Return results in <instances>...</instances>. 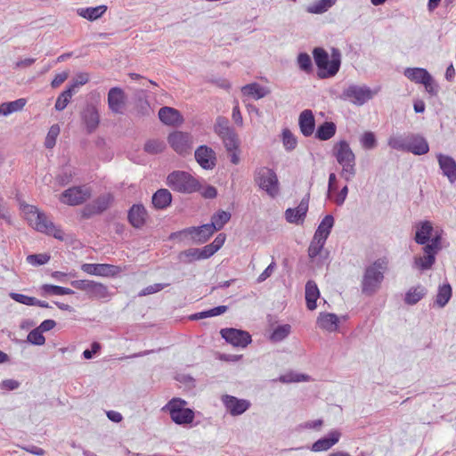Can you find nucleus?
<instances>
[{
	"instance_id": "f257e3e1",
	"label": "nucleus",
	"mask_w": 456,
	"mask_h": 456,
	"mask_svg": "<svg viewBox=\"0 0 456 456\" xmlns=\"http://www.w3.org/2000/svg\"><path fill=\"white\" fill-rule=\"evenodd\" d=\"M388 259L380 257L366 266L362 281L361 290L366 296H372L379 291L388 269Z\"/></svg>"
},
{
	"instance_id": "f03ea898",
	"label": "nucleus",
	"mask_w": 456,
	"mask_h": 456,
	"mask_svg": "<svg viewBox=\"0 0 456 456\" xmlns=\"http://www.w3.org/2000/svg\"><path fill=\"white\" fill-rule=\"evenodd\" d=\"M314 62L318 68L317 77L321 79L335 77L341 66V53L337 48H332L330 59L328 53L321 47L313 51Z\"/></svg>"
},
{
	"instance_id": "7ed1b4c3",
	"label": "nucleus",
	"mask_w": 456,
	"mask_h": 456,
	"mask_svg": "<svg viewBox=\"0 0 456 456\" xmlns=\"http://www.w3.org/2000/svg\"><path fill=\"white\" fill-rule=\"evenodd\" d=\"M332 154L342 167L340 176L346 182L352 181L356 175V163L349 143L345 140L338 142L333 146Z\"/></svg>"
},
{
	"instance_id": "20e7f679",
	"label": "nucleus",
	"mask_w": 456,
	"mask_h": 456,
	"mask_svg": "<svg viewBox=\"0 0 456 456\" xmlns=\"http://www.w3.org/2000/svg\"><path fill=\"white\" fill-rule=\"evenodd\" d=\"M167 185L175 191L191 194L200 188L199 181L185 171H173L167 177Z\"/></svg>"
},
{
	"instance_id": "39448f33",
	"label": "nucleus",
	"mask_w": 456,
	"mask_h": 456,
	"mask_svg": "<svg viewBox=\"0 0 456 456\" xmlns=\"http://www.w3.org/2000/svg\"><path fill=\"white\" fill-rule=\"evenodd\" d=\"M187 405L188 403L185 400L174 397L162 408V411L168 412L175 424L188 425L194 420L195 413Z\"/></svg>"
},
{
	"instance_id": "423d86ee",
	"label": "nucleus",
	"mask_w": 456,
	"mask_h": 456,
	"mask_svg": "<svg viewBox=\"0 0 456 456\" xmlns=\"http://www.w3.org/2000/svg\"><path fill=\"white\" fill-rule=\"evenodd\" d=\"M379 90H372L366 85L350 84L337 98L356 106H362L371 100Z\"/></svg>"
},
{
	"instance_id": "0eeeda50",
	"label": "nucleus",
	"mask_w": 456,
	"mask_h": 456,
	"mask_svg": "<svg viewBox=\"0 0 456 456\" xmlns=\"http://www.w3.org/2000/svg\"><path fill=\"white\" fill-rule=\"evenodd\" d=\"M255 183L265 191L271 198H275L280 193V183L276 173L266 167L256 168L254 174Z\"/></svg>"
},
{
	"instance_id": "6e6552de",
	"label": "nucleus",
	"mask_w": 456,
	"mask_h": 456,
	"mask_svg": "<svg viewBox=\"0 0 456 456\" xmlns=\"http://www.w3.org/2000/svg\"><path fill=\"white\" fill-rule=\"evenodd\" d=\"M71 286L86 292L93 299H105L110 297L108 287L102 283L90 280H77L71 281Z\"/></svg>"
},
{
	"instance_id": "1a4fd4ad",
	"label": "nucleus",
	"mask_w": 456,
	"mask_h": 456,
	"mask_svg": "<svg viewBox=\"0 0 456 456\" xmlns=\"http://www.w3.org/2000/svg\"><path fill=\"white\" fill-rule=\"evenodd\" d=\"M92 195V190L86 185L73 186L65 190L60 196L61 203L78 206L85 203Z\"/></svg>"
},
{
	"instance_id": "9d476101",
	"label": "nucleus",
	"mask_w": 456,
	"mask_h": 456,
	"mask_svg": "<svg viewBox=\"0 0 456 456\" xmlns=\"http://www.w3.org/2000/svg\"><path fill=\"white\" fill-rule=\"evenodd\" d=\"M171 148L179 155L189 154L191 151L193 140L189 133L175 131L167 137Z\"/></svg>"
},
{
	"instance_id": "9b49d317",
	"label": "nucleus",
	"mask_w": 456,
	"mask_h": 456,
	"mask_svg": "<svg viewBox=\"0 0 456 456\" xmlns=\"http://www.w3.org/2000/svg\"><path fill=\"white\" fill-rule=\"evenodd\" d=\"M222 338L233 346L246 347L251 343V336L248 332L233 328L222 329L220 331Z\"/></svg>"
},
{
	"instance_id": "f8f14e48",
	"label": "nucleus",
	"mask_w": 456,
	"mask_h": 456,
	"mask_svg": "<svg viewBox=\"0 0 456 456\" xmlns=\"http://www.w3.org/2000/svg\"><path fill=\"white\" fill-rule=\"evenodd\" d=\"M198 164L205 170H212L216 166V154L215 151L207 146H199L194 153Z\"/></svg>"
},
{
	"instance_id": "ddd939ff",
	"label": "nucleus",
	"mask_w": 456,
	"mask_h": 456,
	"mask_svg": "<svg viewBox=\"0 0 456 456\" xmlns=\"http://www.w3.org/2000/svg\"><path fill=\"white\" fill-rule=\"evenodd\" d=\"M113 197L110 193L99 196L92 203L87 204L82 210L83 217L88 218L105 211L111 204Z\"/></svg>"
},
{
	"instance_id": "4468645a",
	"label": "nucleus",
	"mask_w": 456,
	"mask_h": 456,
	"mask_svg": "<svg viewBox=\"0 0 456 456\" xmlns=\"http://www.w3.org/2000/svg\"><path fill=\"white\" fill-rule=\"evenodd\" d=\"M37 219L34 227L35 230L48 235H52L60 240L64 239L63 232L48 219L45 213L41 211L40 215L37 216Z\"/></svg>"
},
{
	"instance_id": "2eb2a0df",
	"label": "nucleus",
	"mask_w": 456,
	"mask_h": 456,
	"mask_svg": "<svg viewBox=\"0 0 456 456\" xmlns=\"http://www.w3.org/2000/svg\"><path fill=\"white\" fill-rule=\"evenodd\" d=\"M222 402L232 416L241 415L250 408V402L246 399H239L233 395H224Z\"/></svg>"
},
{
	"instance_id": "dca6fc26",
	"label": "nucleus",
	"mask_w": 456,
	"mask_h": 456,
	"mask_svg": "<svg viewBox=\"0 0 456 456\" xmlns=\"http://www.w3.org/2000/svg\"><path fill=\"white\" fill-rule=\"evenodd\" d=\"M81 270L90 275L114 276L119 272V267L109 264H83Z\"/></svg>"
},
{
	"instance_id": "f3484780",
	"label": "nucleus",
	"mask_w": 456,
	"mask_h": 456,
	"mask_svg": "<svg viewBox=\"0 0 456 456\" xmlns=\"http://www.w3.org/2000/svg\"><path fill=\"white\" fill-rule=\"evenodd\" d=\"M126 105L124 91L119 87H112L108 93L109 109L116 114H122Z\"/></svg>"
},
{
	"instance_id": "a211bd4d",
	"label": "nucleus",
	"mask_w": 456,
	"mask_h": 456,
	"mask_svg": "<svg viewBox=\"0 0 456 456\" xmlns=\"http://www.w3.org/2000/svg\"><path fill=\"white\" fill-rule=\"evenodd\" d=\"M309 199L305 197L301 200L298 206L295 208H288L285 211V218L289 224H303L308 211Z\"/></svg>"
},
{
	"instance_id": "6ab92c4d",
	"label": "nucleus",
	"mask_w": 456,
	"mask_h": 456,
	"mask_svg": "<svg viewBox=\"0 0 456 456\" xmlns=\"http://www.w3.org/2000/svg\"><path fill=\"white\" fill-rule=\"evenodd\" d=\"M81 119L88 134L94 132L100 123L97 108L93 104H87L81 112Z\"/></svg>"
},
{
	"instance_id": "aec40b11",
	"label": "nucleus",
	"mask_w": 456,
	"mask_h": 456,
	"mask_svg": "<svg viewBox=\"0 0 456 456\" xmlns=\"http://www.w3.org/2000/svg\"><path fill=\"white\" fill-rule=\"evenodd\" d=\"M436 159L442 173L451 183L456 182V161L451 156L437 153Z\"/></svg>"
},
{
	"instance_id": "412c9836",
	"label": "nucleus",
	"mask_w": 456,
	"mask_h": 456,
	"mask_svg": "<svg viewBox=\"0 0 456 456\" xmlns=\"http://www.w3.org/2000/svg\"><path fill=\"white\" fill-rule=\"evenodd\" d=\"M428 142L422 135L418 134H408L407 152L419 156L428 153Z\"/></svg>"
},
{
	"instance_id": "4be33fe9",
	"label": "nucleus",
	"mask_w": 456,
	"mask_h": 456,
	"mask_svg": "<svg viewBox=\"0 0 456 456\" xmlns=\"http://www.w3.org/2000/svg\"><path fill=\"white\" fill-rule=\"evenodd\" d=\"M341 436V433L338 430L330 431L327 436L318 439L312 445V451L314 452H324L330 449L333 445L338 443Z\"/></svg>"
},
{
	"instance_id": "5701e85b",
	"label": "nucleus",
	"mask_w": 456,
	"mask_h": 456,
	"mask_svg": "<svg viewBox=\"0 0 456 456\" xmlns=\"http://www.w3.org/2000/svg\"><path fill=\"white\" fill-rule=\"evenodd\" d=\"M128 221L134 228H141L146 222L147 211L143 205L134 204L131 207L127 216Z\"/></svg>"
},
{
	"instance_id": "b1692460",
	"label": "nucleus",
	"mask_w": 456,
	"mask_h": 456,
	"mask_svg": "<svg viewBox=\"0 0 456 456\" xmlns=\"http://www.w3.org/2000/svg\"><path fill=\"white\" fill-rule=\"evenodd\" d=\"M159 118L162 123L167 126H178L183 123L180 112L172 107H162L159 110Z\"/></svg>"
},
{
	"instance_id": "393cba45",
	"label": "nucleus",
	"mask_w": 456,
	"mask_h": 456,
	"mask_svg": "<svg viewBox=\"0 0 456 456\" xmlns=\"http://www.w3.org/2000/svg\"><path fill=\"white\" fill-rule=\"evenodd\" d=\"M298 124L303 135H312L315 127V120L313 111L311 110H303L299 115Z\"/></svg>"
},
{
	"instance_id": "a878e982",
	"label": "nucleus",
	"mask_w": 456,
	"mask_h": 456,
	"mask_svg": "<svg viewBox=\"0 0 456 456\" xmlns=\"http://www.w3.org/2000/svg\"><path fill=\"white\" fill-rule=\"evenodd\" d=\"M338 317L335 314L320 313L316 323L317 326L329 332L336 331L338 328Z\"/></svg>"
},
{
	"instance_id": "bb28decb",
	"label": "nucleus",
	"mask_w": 456,
	"mask_h": 456,
	"mask_svg": "<svg viewBox=\"0 0 456 456\" xmlns=\"http://www.w3.org/2000/svg\"><path fill=\"white\" fill-rule=\"evenodd\" d=\"M423 256H417L414 257L413 267L423 272L430 269L436 262V256L434 252L425 249L423 247Z\"/></svg>"
},
{
	"instance_id": "cd10ccee",
	"label": "nucleus",
	"mask_w": 456,
	"mask_h": 456,
	"mask_svg": "<svg viewBox=\"0 0 456 456\" xmlns=\"http://www.w3.org/2000/svg\"><path fill=\"white\" fill-rule=\"evenodd\" d=\"M434 231L433 225L429 221L420 222L416 227L415 241L419 245L428 243Z\"/></svg>"
},
{
	"instance_id": "c85d7f7f",
	"label": "nucleus",
	"mask_w": 456,
	"mask_h": 456,
	"mask_svg": "<svg viewBox=\"0 0 456 456\" xmlns=\"http://www.w3.org/2000/svg\"><path fill=\"white\" fill-rule=\"evenodd\" d=\"M187 232L194 240L205 242L216 230L211 224H206L198 227H190Z\"/></svg>"
},
{
	"instance_id": "c756f323",
	"label": "nucleus",
	"mask_w": 456,
	"mask_h": 456,
	"mask_svg": "<svg viewBox=\"0 0 456 456\" xmlns=\"http://www.w3.org/2000/svg\"><path fill=\"white\" fill-rule=\"evenodd\" d=\"M241 93L245 96H249L255 100H259L268 95L270 94V90L255 82L242 86Z\"/></svg>"
},
{
	"instance_id": "7c9ffc66",
	"label": "nucleus",
	"mask_w": 456,
	"mask_h": 456,
	"mask_svg": "<svg viewBox=\"0 0 456 456\" xmlns=\"http://www.w3.org/2000/svg\"><path fill=\"white\" fill-rule=\"evenodd\" d=\"M403 75L411 82L416 84H423L425 81L429 79L430 73L423 68H406L403 71Z\"/></svg>"
},
{
	"instance_id": "2f4dec72",
	"label": "nucleus",
	"mask_w": 456,
	"mask_h": 456,
	"mask_svg": "<svg viewBox=\"0 0 456 456\" xmlns=\"http://www.w3.org/2000/svg\"><path fill=\"white\" fill-rule=\"evenodd\" d=\"M320 297L317 284L314 281H308L305 284V301L309 310H314L317 306L316 301Z\"/></svg>"
},
{
	"instance_id": "473e14b6",
	"label": "nucleus",
	"mask_w": 456,
	"mask_h": 456,
	"mask_svg": "<svg viewBox=\"0 0 456 456\" xmlns=\"http://www.w3.org/2000/svg\"><path fill=\"white\" fill-rule=\"evenodd\" d=\"M172 202V194L167 189H159L152 196V204L157 209H164Z\"/></svg>"
},
{
	"instance_id": "72a5a7b5",
	"label": "nucleus",
	"mask_w": 456,
	"mask_h": 456,
	"mask_svg": "<svg viewBox=\"0 0 456 456\" xmlns=\"http://www.w3.org/2000/svg\"><path fill=\"white\" fill-rule=\"evenodd\" d=\"M334 217L331 215H327L319 224L314 235L327 240L330 236L332 227L334 226Z\"/></svg>"
},
{
	"instance_id": "f704fd0d",
	"label": "nucleus",
	"mask_w": 456,
	"mask_h": 456,
	"mask_svg": "<svg viewBox=\"0 0 456 456\" xmlns=\"http://www.w3.org/2000/svg\"><path fill=\"white\" fill-rule=\"evenodd\" d=\"M107 11V6L104 4L96 6V7H86V8H78L77 12L79 16L89 20H95L102 17Z\"/></svg>"
},
{
	"instance_id": "c9c22d12",
	"label": "nucleus",
	"mask_w": 456,
	"mask_h": 456,
	"mask_svg": "<svg viewBox=\"0 0 456 456\" xmlns=\"http://www.w3.org/2000/svg\"><path fill=\"white\" fill-rule=\"evenodd\" d=\"M426 294L427 289L424 286L417 285L415 287H411L405 293L404 302L410 305H415L421 300Z\"/></svg>"
},
{
	"instance_id": "e433bc0d",
	"label": "nucleus",
	"mask_w": 456,
	"mask_h": 456,
	"mask_svg": "<svg viewBox=\"0 0 456 456\" xmlns=\"http://www.w3.org/2000/svg\"><path fill=\"white\" fill-rule=\"evenodd\" d=\"M27 101L20 98L12 102H4L0 105V115L8 116L13 112L21 110L26 105Z\"/></svg>"
},
{
	"instance_id": "4c0bfd02",
	"label": "nucleus",
	"mask_w": 456,
	"mask_h": 456,
	"mask_svg": "<svg viewBox=\"0 0 456 456\" xmlns=\"http://www.w3.org/2000/svg\"><path fill=\"white\" fill-rule=\"evenodd\" d=\"M336 125L333 122H324L318 126L315 137L321 141H327L332 138L336 134Z\"/></svg>"
},
{
	"instance_id": "58836bf2",
	"label": "nucleus",
	"mask_w": 456,
	"mask_h": 456,
	"mask_svg": "<svg viewBox=\"0 0 456 456\" xmlns=\"http://www.w3.org/2000/svg\"><path fill=\"white\" fill-rule=\"evenodd\" d=\"M452 297V288L449 284L439 286L436 297V304L439 307H444Z\"/></svg>"
},
{
	"instance_id": "ea45409f",
	"label": "nucleus",
	"mask_w": 456,
	"mask_h": 456,
	"mask_svg": "<svg viewBox=\"0 0 456 456\" xmlns=\"http://www.w3.org/2000/svg\"><path fill=\"white\" fill-rule=\"evenodd\" d=\"M336 0H318L306 7L309 13H322L334 5Z\"/></svg>"
},
{
	"instance_id": "a19ab883",
	"label": "nucleus",
	"mask_w": 456,
	"mask_h": 456,
	"mask_svg": "<svg viewBox=\"0 0 456 456\" xmlns=\"http://www.w3.org/2000/svg\"><path fill=\"white\" fill-rule=\"evenodd\" d=\"M325 243V240L314 235L307 249L309 258L314 259L319 256L323 249Z\"/></svg>"
},
{
	"instance_id": "79ce46f5",
	"label": "nucleus",
	"mask_w": 456,
	"mask_h": 456,
	"mask_svg": "<svg viewBox=\"0 0 456 456\" xmlns=\"http://www.w3.org/2000/svg\"><path fill=\"white\" fill-rule=\"evenodd\" d=\"M387 144L390 148L407 151L408 147V135H393L388 138Z\"/></svg>"
},
{
	"instance_id": "37998d69",
	"label": "nucleus",
	"mask_w": 456,
	"mask_h": 456,
	"mask_svg": "<svg viewBox=\"0 0 456 456\" xmlns=\"http://www.w3.org/2000/svg\"><path fill=\"white\" fill-rule=\"evenodd\" d=\"M214 131L221 138L234 130L229 126V120L226 118L219 116L216 120Z\"/></svg>"
},
{
	"instance_id": "c03bdc74",
	"label": "nucleus",
	"mask_w": 456,
	"mask_h": 456,
	"mask_svg": "<svg viewBox=\"0 0 456 456\" xmlns=\"http://www.w3.org/2000/svg\"><path fill=\"white\" fill-rule=\"evenodd\" d=\"M230 219L231 214L229 212L220 210L213 215L210 224L214 226L216 231H218L221 230Z\"/></svg>"
},
{
	"instance_id": "a18cd8bd",
	"label": "nucleus",
	"mask_w": 456,
	"mask_h": 456,
	"mask_svg": "<svg viewBox=\"0 0 456 456\" xmlns=\"http://www.w3.org/2000/svg\"><path fill=\"white\" fill-rule=\"evenodd\" d=\"M75 92L72 88L68 87L58 97L54 108L58 111L63 110L70 102Z\"/></svg>"
},
{
	"instance_id": "49530a36",
	"label": "nucleus",
	"mask_w": 456,
	"mask_h": 456,
	"mask_svg": "<svg viewBox=\"0 0 456 456\" xmlns=\"http://www.w3.org/2000/svg\"><path fill=\"white\" fill-rule=\"evenodd\" d=\"M165 148V142L159 139H150L144 144V151L149 154L160 153Z\"/></svg>"
},
{
	"instance_id": "de8ad7c7",
	"label": "nucleus",
	"mask_w": 456,
	"mask_h": 456,
	"mask_svg": "<svg viewBox=\"0 0 456 456\" xmlns=\"http://www.w3.org/2000/svg\"><path fill=\"white\" fill-rule=\"evenodd\" d=\"M22 212L29 225L34 228L37 219V216L40 215L41 211L36 206L25 204L22 206Z\"/></svg>"
},
{
	"instance_id": "09e8293b",
	"label": "nucleus",
	"mask_w": 456,
	"mask_h": 456,
	"mask_svg": "<svg viewBox=\"0 0 456 456\" xmlns=\"http://www.w3.org/2000/svg\"><path fill=\"white\" fill-rule=\"evenodd\" d=\"M282 144L287 151H291L296 149L297 145V140L296 136L288 128L282 130Z\"/></svg>"
},
{
	"instance_id": "8fccbe9b",
	"label": "nucleus",
	"mask_w": 456,
	"mask_h": 456,
	"mask_svg": "<svg viewBox=\"0 0 456 456\" xmlns=\"http://www.w3.org/2000/svg\"><path fill=\"white\" fill-rule=\"evenodd\" d=\"M360 144L364 150H372L377 147V139L373 132H364L360 136Z\"/></svg>"
},
{
	"instance_id": "3c124183",
	"label": "nucleus",
	"mask_w": 456,
	"mask_h": 456,
	"mask_svg": "<svg viewBox=\"0 0 456 456\" xmlns=\"http://www.w3.org/2000/svg\"><path fill=\"white\" fill-rule=\"evenodd\" d=\"M60 126L57 124L53 125L46 134L45 140V146L47 149H53L56 144V140L58 135L60 134Z\"/></svg>"
},
{
	"instance_id": "603ef678",
	"label": "nucleus",
	"mask_w": 456,
	"mask_h": 456,
	"mask_svg": "<svg viewBox=\"0 0 456 456\" xmlns=\"http://www.w3.org/2000/svg\"><path fill=\"white\" fill-rule=\"evenodd\" d=\"M291 327L289 324L280 325L274 329L271 334V340L273 342H280L289 336Z\"/></svg>"
},
{
	"instance_id": "864d4df0",
	"label": "nucleus",
	"mask_w": 456,
	"mask_h": 456,
	"mask_svg": "<svg viewBox=\"0 0 456 456\" xmlns=\"http://www.w3.org/2000/svg\"><path fill=\"white\" fill-rule=\"evenodd\" d=\"M221 139L227 151L238 150L239 140L235 131H232V133L221 137Z\"/></svg>"
},
{
	"instance_id": "5fc2aeb1",
	"label": "nucleus",
	"mask_w": 456,
	"mask_h": 456,
	"mask_svg": "<svg viewBox=\"0 0 456 456\" xmlns=\"http://www.w3.org/2000/svg\"><path fill=\"white\" fill-rule=\"evenodd\" d=\"M297 61L299 69L305 71V73H310L313 70L312 60L307 53H299Z\"/></svg>"
},
{
	"instance_id": "6e6d98bb",
	"label": "nucleus",
	"mask_w": 456,
	"mask_h": 456,
	"mask_svg": "<svg viewBox=\"0 0 456 456\" xmlns=\"http://www.w3.org/2000/svg\"><path fill=\"white\" fill-rule=\"evenodd\" d=\"M280 380L283 383H291V382H302V381H309L310 378L307 375L289 372L280 377Z\"/></svg>"
},
{
	"instance_id": "4d7b16f0",
	"label": "nucleus",
	"mask_w": 456,
	"mask_h": 456,
	"mask_svg": "<svg viewBox=\"0 0 456 456\" xmlns=\"http://www.w3.org/2000/svg\"><path fill=\"white\" fill-rule=\"evenodd\" d=\"M26 260L29 265L38 266L48 263L50 256L48 254H33L28 255Z\"/></svg>"
},
{
	"instance_id": "13d9d810",
	"label": "nucleus",
	"mask_w": 456,
	"mask_h": 456,
	"mask_svg": "<svg viewBox=\"0 0 456 456\" xmlns=\"http://www.w3.org/2000/svg\"><path fill=\"white\" fill-rule=\"evenodd\" d=\"M27 339L29 343L37 346H43L45 343V338L38 328L32 330L28 333Z\"/></svg>"
},
{
	"instance_id": "bf43d9fd",
	"label": "nucleus",
	"mask_w": 456,
	"mask_h": 456,
	"mask_svg": "<svg viewBox=\"0 0 456 456\" xmlns=\"http://www.w3.org/2000/svg\"><path fill=\"white\" fill-rule=\"evenodd\" d=\"M425 249L430 250L435 254H437L439 249L441 248V235L437 232L429 240V243H426L424 245Z\"/></svg>"
},
{
	"instance_id": "052dcab7",
	"label": "nucleus",
	"mask_w": 456,
	"mask_h": 456,
	"mask_svg": "<svg viewBox=\"0 0 456 456\" xmlns=\"http://www.w3.org/2000/svg\"><path fill=\"white\" fill-rule=\"evenodd\" d=\"M10 297L14 301L23 304V305H34V304L36 302V297H28L24 294L12 292L10 294Z\"/></svg>"
},
{
	"instance_id": "680f3d73",
	"label": "nucleus",
	"mask_w": 456,
	"mask_h": 456,
	"mask_svg": "<svg viewBox=\"0 0 456 456\" xmlns=\"http://www.w3.org/2000/svg\"><path fill=\"white\" fill-rule=\"evenodd\" d=\"M75 173L70 168H64L57 176V181L61 185H66L71 182Z\"/></svg>"
},
{
	"instance_id": "e2e57ef3",
	"label": "nucleus",
	"mask_w": 456,
	"mask_h": 456,
	"mask_svg": "<svg viewBox=\"0 0 456 456\" xmlns=\"http://www.w3.org/2000/svg\"><path fill=\"white\" fill-rule=\"evenodd\" d=\"M0 218L7 223H11V215L7 201L3 196H0Z\"/></svg>"
},
{
	"instance_id": "0e129e2a",
	"label": "nucleus",
	"mask_w": 456,
	"mask_h": 456,
	"mask_svg": "<svg viewBox=\"0 0 456 456\" xmlns=\"http://www.w3.org/2000/svg\"><path fill=\"white\" fill-rule=\"evenodd\" d=\"M422 85L425 86V90L427 91V93L429 94L431 96L437 95L439 86L432 76H430L429 79L427 80V82L425 81Z\"/></svg>"
},
{
	"instance_id": "69168bd1",
	"label": "nucleus",
	"mask_w": 456,
	"mask_h": 456,
	"mask_svg": "<svg viewBox=\"0 0 456 456\" xmlns=\"http://www.w3.org/2000/svg\"><path fill=\"white\" fill-rule=\"evenodd\" d=\"M89 80V76L87 73H79L76 76L75 79L73 80L72 84L69 85V88H72L73 91L76 93V89L86 84Z\"/></svg>"
},
{
	"instance_id": "338daca9",
	"label": "nucleus",
	"mask_w": 456,
	"mask_h": 456,
	"mask_svg": "<svg viewBox=\"0 0 456 456\" xmlns=\"http://www.w3.org/2000/svg\"><path fill=\"white\" fill-rule=\"evenodd\" d=\"M44 295H61V287L52 284H44L42 286Z\"/></svg>"
},
{
	"instance_id": "774afa93",
	"label": "nucleus",
	"mask_w": 456,
	"mask_h": 456,
	"mask_svg": "<svg viewBox=\"0 0 456 456\" xmlns=\"http://www.w3.org/2000/svg\"><path fill=\"white\" fill-rule=\"evenodd\" d=\"M276 266V264L274 261H272V263L260 273V275L257 278L258 282L265 281L267 278H269Z\"/></svg>"
}]
</instances>
